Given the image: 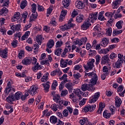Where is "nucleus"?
Returning <instances> with one entry per match:
<instances>
[{
	"label": "nucleus",
	"mask_w": 125,
	"mask_h": 125,
	"mask_svg": "<svg viewBox=\"0 0 125 125\" xmlns=\"http://www.w3.org/2000/svg\"><path fill=\"white\" fill-rule=\"evenodd\" d=\"M75 6L78 9H83L84 7V4L81 1H77L75 3Z\"/></svg>",
	"instance_id": "nucleus-14"
},
{
	"label": "nucleus",
	"mask_w": 125,
	"mask_h": 125,
	"mask_svg": "<svg viewBox=\"0 0 125 125\" xmlns=\"http://www.w3.org/2000/svg\"><path fill=\"white\" fill-rule=\"evenodd\" d=\"M120 42V39L118 38H115L111 40V42Z\"/></svg>",
	"instance_id": "nucleus-62"
},
{
	"label": "nucleus",
	"mask_w": 125,
	"mask_h": 125,
	"mask_svg": "<svg viewBox=\"0 0 125 125\" xmlns=\"http://www.w3.org/2000/svg\"><path fill=\"white\" fill-rule=\"evenodd\" d=\"M75 25V24L72 22H68L67 24L66 25V30L71 29V28L74 27Z\"/></svg>",
	"instance_id": "nucleus-42"
},
{
	"label": "nucleus",
	"mask_w": 125,
	"mask_h": 125,
	"mask_svg": "<svg viewBox=\"0 0 125 125\" xmlns=\"http://www.w3.org/2000/svg\"><path fill=\"white\" fill-rule=\"evenodd\" d=\"M95 62V60L93 59H92L91 61L87 63V67L89 70H92L94 65L93 63Z\"/></svg>",
	"instance_id": "nucleus-13"
},
{
	"label": "nucleus",
	"mask_w": 125,
	"mask_h": 125,
	"mask_svg": "<svg viewBox=\"0 0 125 125\" xmlns=\"http://www.w3.org/2000/svg\"><path fill=\"white\" fill-rule=\"evenodd\" d=\"M88 76L91 80H90V83L89 84L84 83L81 86V89L83 91H86V90H89V91H93L95 90V88H92L93 85L96 84L97 81H98V78L97 77V75L94 72L86 73L85 72L84 78H86Z\"/></svg>",
	"instance_id": "nucleus-1"
},
{
	"label": "nucleus",
	"mask_w": 125,
	"mask_h": 125,
	"mask_svg": "<svg viewBox=\"0 0 125 125\" xmlns=\"http://www.w3.org/2000/svg\"><path fill=\"white\" fill-rule=\"evenodd\" d=\"M71 45H66L64 48L63 52L61 54L62 57H65L66 56V54H67V53H68V51H69V52L71 51Z\"/></svg>",
	"instance_id": "nucleus-7"
},
{
	"label": "nucleus",
	"mask_w": 125,
	"mask_h": 125,
	"mask_svg": "<svg viewBox=\"0 0 125 125\" xmlns=\"http://www.w3.org/2000/svg\"><path fill=\"white\" fill-rule=\"evenodd\" d=\"M59 109H63V107H64V101L60 100L59 102Z\"/></svg>",
	"instance_id": "nucleus-47"
},
{
	"label": "nucleus",
	"mask_w": 125,
	"mask_h": 125,
	"mask_svg": "<svg viewBox=\"0 0 125 125\" xmlns=\"http://www.w3.org/2000/svg\"><path fill=\"white\" fill-rule=\"evenodd\" d=\"M122 105V100L119 97L116 96L115 97V106L119 108Z\"/></svg>",
	"instance_id": "nucleus-16"
},
{
	"label": "nucleus",
	"mask_w": 125,
	"mask_h": 125,
	"mask_svg": "<svg viewBox=\"0 0 125 125\" xmlns=\"http://www.w3.org/2000/svg\"><path fill=\"white\" fill-rule=\"evenodd\" d=\"M106 33L107 35H108L109 36H111V35H112V28H108V30L106 31Z\"/></svg>",
	"instance_id": "nucleus-63"
},
{
	"label": "nucleus",
	"mask_w": 125,
	"mask_h": 125,
	"mask_svg": "<svg viewBox=\"0 0 125 125\" xmlns=\"http://www.w3.org/2000/svg\"><path fill=\"white\" fill-rule=\"evenodd\" d=\"M117 57V54L115 53H112L110 55V59H114V58H116Z\"/></svg>",
	"instance_id": "nucleus-61"
},
{
	"label": "nucleus",
	"mask_w": 125,
	"mask_h": 125,
	"mask_svg": "<svg viewBox=\"0 0 125 125\" xmlns=\"http://www.w3.org/2000/svg\"><path fill=\"white\" fill-rule=\"evenodd\" d=\"M0 3H3V6H8L9 0H0Z\"/></svg>",
	"instance_id": "nucleus-36"
},
{
	"label": "nucleus",
	"mask_w": 125,
	"mask_h": 125,
	"mask_svg": "<svg viewBox=\"0 0 125 125\" xmlns=\"http://www.w3.org/2000/svg\"><path fill=\"white\" fill-rule=\"evenodd\" d=\"M22 95H23L22 92H17L15 94V96L14 97H15V99H16V100H19V99H20V97H21Z\"/></svg>",
	"instance_id": "nucleus-30"
},
{
	"label": "nucleus",
	"mask_w": 125,
	"mask_h": 125,
	"mask_svg": "<svg viewBox=\"0 0 125 125\" xmlns=\"http://www.w3.org/2000/svg\"><path fill=\"white\" fill-rule=\"evenodd\" d=\"M31 10L33 13H37V4L33 3L32 5Z\"/></svg>",
	"instance_id": "nucleus-41"
},
{
	"label": "nucleus",
	"mask_w": 125,
	"mask_h": 125,
	"mask_svg": "<svg viewBox=\"0 0 125 125\" xmlns=\"http://www.w3.org/2000/svg\"><path fill=\"white\" fill-rule=\"evenodd\" d=\"M48 73L46 72L42 77V79H44L45 81H47L48 80Z\"/></svg>",
	"instance_id": "nucleus-58"
},
{
	"label": "nucleus",
	"mask_w": 125,
	"mask_h": 125,
	"mask_svg": "<svg viewBox=\"0 0 125 125\" xmlns=\"http://www.w3.org/2000/svg\"><path fill=\"white\" fill-rule=\"evenodd\" d=\"M123 33V30H121L119 31H118L117 30H114L113 32V36L114 37H116L117 35H120V34H122Z\"/></svg>",
	"instance_id": "nucleus-43"
},
{
	"label": "nucleus",
	"mask_w": 125,
	"mask_h": 125,
	"mask_svg": "<svg viewBox=\"0 0 125 125\" xmlns=\"http://www.w3.org/2000/svg\"><path fill=\"white\" fill-rule=\"evenodd\" d=\"M38 10L39 11H43L44 10V8H43L42 6H41L38 5Z\"/></svg>",
	"instance_id": "nucleus-64"
},
{
	"label": "nucleus",
	"mask_w": 125,
	"mask_h": 125,
	"mask_svg": "<svg viewBox=\"0 0 125 125\" xmlns=\"http://www.w3.org/2000/svg\"><path fill=\"white\" fill-rule=\"evenodd\" d=\"M6 100L8 103H12L15 100L13 93L10 94L8 97L6 98Z\"/></svg>",
	"instance_id": "nucleus-11"
},
{
	"label": "nucleus",
	"mask_w": 125,
	"mask_h": 125,
	"mask_svg": "<svg viewBox=\"0 0 125 125\" xmlns=\"http://www.w3.org/2000/svg\"><path fill=\"white\" fill-rule=\"evenodd\" d=\"M120 0H117L113 2V8H118L119 7V2Z\"/></svg>",
	"instance_id": "nucleus-44"
},
{
	"label": "nucleus",
	"mask_w": 125,
	"mask_h": 125,
	"mask_svg": "<svg viewBox=\"0 0 125 125\" xmlns=\"http://www.w3.org/2000/svg\"><path fill=\"white\" fill-rule=\"evenodd\" d=\"M91 26V24L89 23L88 22H83V25L81 26L82 30H87L89 27Z\"/></svg>",
	"instance_id": "nucleus-18"
},
{
	"label": "nucleus",
	"mask_w": 125,
	"mask_h": 125,
	"mask_svg": "<svg viewBox=\"0 0 125 125\" xmlns=\"http://www.w3.org/2000/svg\"><path fill=\"white\" fill-rule=\"evenodd\" d=\"M96 54V51L95 50H92L91 49H90L89 51V56H95V55Z\"/></svg>",
	"instance_id": "nucleus-48"
},
{
	"label": "nucleus",
	"mask_w": 125,
	"mask_h": 125,
	"mask_svg": "<svg viewBox=\"0 0 125 125\" xmlns=\"http://www.w3.org/2000/svg\"><path fill=\"white\" fill-rule=\"evenodd\" d=\"M96 107V105H88L84 107L83 110L86 113L88 112V111H90V112H92V111H93V110L95 109Z\"/></svg>",
	"instance_id": "nucleus-6"
},
{
	"label": "nucleus",
	"mask_w": 125,
	"mask_h": 125,
	"mask_svg": "<svg viewBox=\"0 0 125 125\" xmlns=\"http://www.w3.org/2000/svg\"><path fill=\"white\" fill-rule=\"evenodd\" d=\"M110 62V59H109V55H106L104 56L102 58L101 64H106Z\"/></svg>",
	"instance_id": "nucleus-8"
},
{
	"label": "nucleus",
	"mask_w": 125,
	"mask_h": 125,
	"mask_svg": "<svg viewBox=\"0 0 125 125\" xmlns=\"http://www.w3.org/2000/svg\"><path fill=\"white\" fill-rule=\"evenodd\" d=\"M105 16L107 17H110V18H113V16L114 14H112V12H106L105 14Z\"/></svg>",
	"instance_id": "nucleus-57"
},
{
	"label": "nucleus",
	"mask_w": 125,
	"mask_h": 125,
	"mask_svg": "<svg viewBox=\"0 0 125 125\" xmlns=\"http://www.w3.org/2000/svg\"><path fill=\"white\" fill-rule=\"evenodd\" d=\"M123 63H124V61H121V59H118L117 62L115 63V67L120 69L123 66Z\"/></svg>",
	"instance_id": "nucleus-19"
},
{
	"label": "nucleus",
	"mask_w": 125,
	"mask_h": 125,
	"mask_svg": "<svg viewBox=\"0 0 125 125\" xmlns=\"http://www.w3.org/2000/svg\"><path fill=\"white\" fill-rule=\"evenodd\" d=\"M96 59V65H99V62H100V60H101V56L100 55H98L95 57Z\"/></svg>",
	"instance_id": "nucleus-46"
},
{
	"label": "nucleus",
	"mask_w": 125,
	"mask_h": 125,
	"mask_svg": "<svg viewBox=\"0 0 125 125\" xmlns=\"http://www.w3.org/2000/svg\"><path fill=\"white\" fill-rule=\"evenodd\" d=\"M51 109L53 110V111H55V112H56L58 109H59V106H58V104H53L50 106Z\"/></svg>",
	"instance_id": "nucleus-34"
},
{
	"label": "nucleus",
	"mask_w": 125,
	"mask_h": 125,
	"mask_svg": "<svg viewBox=\"0 0 125 125\" xmlns=\"http://www.w3.org/2000/svg\"><path fill=\"white\" fill-rule=\"evenodd\" d=\"M21 27V25L20 24H17L16 25H12L11 27V30H12L15 33V32H17V31H19L20 30V28Z\"/></svg>",
	"instance_id": "nucleus-17"
},
{
	"label": "nucleus",
	"mask_w": 125,
	"mask_h": 125,
	"mask_svg": "<svg viewBox=\"0 0 125 125\" xmlns=\"http://www.w3.org/2000/svg\"><path fill=\"white\" fill-rule=\"evenodd\" d=\"M62 48H56L55 50V54L57 56H60L61 55V52H62Z\"/></svg>",
	"instance_id": "nucleus-27"
},
{
	"label": "nucleus",
	"mask_w": 125,
	"mask_h": 125,
	"mask_svg": "<svg viewBox=\"0 0 125 125\" xmlns=\"http://www.w3.org/2000/svg\"><path fill=\"white\" fill-rule=\"evenodd\" d=\"M67 94H68V90H62V91L61 95V96L64 97V96H66L67 95Z\"/></svg>",
	"instance_id": "nucleus-50"
},
{
	"label": "nucleus",
	"mask_w": 125,
	"mask_h": 125,
	"mask_svg": "<svg viewBox=\"0 0 125 125\" xmlns=\"http://www.w3.org/2000/svg\"><path fill=\"white\" fill-rule=\"evenodd\" d=\"M38 17V13H32V16L30 17V21L32 22L33 21H35L36 19Z\"/></svg>",
	"instance_id": "nucleus-24"
},
{
	"label": "nucleus",
	"mask_w": 125,
	"mask_h": 125,
	"mask_svg": "<svg viewBox=\"0 0 125 125\" xmlns=\"http://www.w3.org/2000/svg\"><path fill=\"white\" fill-rule=\"evenodd\" d=\"M54 46V41L53 40H50L48 41L46 45L47 48H52Z\"/></svg>",
	"instance_id": "nucleus-22"
},
{
	"label": "nucleus",
	"mask_w": 125,
	"mask_h": 125,
	"mask_svg": "<svg viewBox=\"0 0 125 125\" xmlns=\"http://www.w3.org/2000/svg\"><path fill=\"white\" fill-rule=\"evenodd\" d=\"M103 116L104 118H105L106 119H109L111 117V113H108L107 110H105L103 113Z\"/></svg>",
	"instance_id": "nucleus-33"
},
{
	"label": "nucleus",
	"mask_w": 125,
	"mask_h": 125,
	"mask_svg": "<svg viewBox=\"0 0 125 125\" xmlns=\"http://www.w3.org/2000/svg\"><path fill=\"white\" fill-rule=\"evenodd\" d=\"M18 42V41H17V40L13 41L11 43L12 46H13V47H14V48L17 47V42Z\"/></svg>",
	"instance_id": "nucleus-53"
},
{
	"label": "nucleus",
	"mask_w": 125,
	"mask_h": 125,
	"mask_svg": "<svg viewBox=\"0 0 125 125\" xmlns=\"http://www.w3.org/2000/svg\"><path fill=\"white\" fill-rule=\"evenodd\" d=\"M86 42H87V38H86V37H84L81 38V40H79V39H77L76 40H75L74 42L75 45L78 44L79 46H81V45H82L83 43H85Z\"/></svg>",
	"instance_id": "nucleus-4"
},
{
	"label": "nucleus",
	"mask_w": 125,
	"mask_h": 125,
	"mask_svg": "<svg viewBox=\"0 0 125 125\" xmlns=\"http://www.w3.org/2000/svg\"><path fill=\"white\" fill-rule=\"evenodd\" d=\"M32 63V58H25L22 61V63L23 65H29Z\"/></svg>",
	"instance_id": "nucleus-12"
},
{
	"label": "nucleus",
	"mask_w": 125,
	"mask_h": 125,
	"mask_svg": "<svg viewBox=\"0 0 125 125\" xmlns=\"http://www.w3.org/2000/svg\"><path fill=\"white\" fill-rule=\"evenodd\" d=\"M21 9H24L26 6H27V0H24L23 1H22L21 4Z\"/></svg>",
	"instance_id": "nucleus-37"
},
{
	"label": "nucleus",
	"mask_w": 125,
	"mask_h": 125,
	"mask_svg": "<svg viewBox=\"0 0 125 125\" xmlns=\"http://www.w3.org/2000/svg\"><path fill=\"white\" fill-rule=\"evenodd\" d=\"M42 85L44 87V90H45V92H48L50 87L49 84L46 83L45 84L42 83Z\"/></svg>",
	"instance_id": "nucleus-39"
},
{
	"label": "nucleus",
	"mask_w": 125,
	"mask_h": 125,
	"mask_svg": "<svg viewBox=\"0 0 125 125\" xmlns=\"http://www.w3.org/2000/svg\"><path fill=\"white\" fill-rule=\"evenodd\" d=\"M75 93L76 95H77V96L79 97V100H81V99H83V97H82V95H81V94H83V92L81 90V89H77L75 91Z\"/></svg>",
	"instance_id": "nucleus-20"
},
{
	"label": "nucleus",
	"mask_w": 125,
	"mask_h": 125,
	"mask_svg": "<svg viewBox=\"0 0 125 125\" xmlns=\"http://www.w3.org/2000/svg\"><path fill=\"white\" fill-rule=\"evenodd\" d=\"M7 12H8V10L6 9V8L3 7L0 11V15H4L5 16V14H6Z\"/></svg>",
	"instance_id": "nucleus-31"
},
{
	"label": "nucleus",
	"mask_w": 125,
	"mask_h": 125,
	"mask_svg": "<svg viewBox=\"0 0 125 125\" xmlns=\"http://www.w3.org/2000/svg\"><path fill=\"white\" fill-rule=\"evenodd\" d=\"M42 69V67L39 63H37L36 65H35L34 67H32V70L34 71V72H37L38 70H41Z\"/></svg>",
	"instance_id": "nucleus-26"
},
{
	"label": "nucleus",
	"mask_w": 125,
	"mask_h": 125,
	"mask_svg": "<svg viewBox=\"0 0 125 125\" xmlns=\"http://www.w3.org/2000/svg\"><path fill=\"white\" fill-rule=\"evenodd\" d=\"M124 90V86L123 85H120L117 89V92H122Z\"/></svg>",
	"instance_id": "nucleus-55"
},
{
	"label": "nucleus",
	"mask_w": 125,
	"mask_h": 125,
	"mask_svg": "<svg viewBox=\"0 0 125 125\" xmlns=\"http://www.w3.org/2000/svg\"><path fill=\"white\" fill-rule=\"evenodd\" d=\"M62 3L65 8H67V7L70 5V2L69 1V0H63Z\"/></svg>",
	"instance_id": "nucleus-38"
},
{
	"label": "nucleus",
	"mask_w": 125,
	"mask_h": 125,
	"mask_svg": "<svg viewBox=\"0 0 125 125\" xmlns=\"http://www.w3.org/2000/svg\"><path fill=\"white\" fill-rule=\"evenodd\" d=\"M109 43V39L106 38H104L102 39V41L101 42V45L103 46V47H106V45H108Z\"/></svg>",
	"instance_id": "nucleus-9"
},
{
	"label": "nucleus",
	"mask_w": 125,
	"mask_h": 125,
	"mask_svg": "<svg viewBox=\"0 0 125 125\" xmlns=\"http://www.w3.org/2000/svg\"><path fill=\"white\" fill-rule=\"evenodd\" d=\"M12 91H15V87L13 85H11V82L9 81L4 90L5 94L6 95H8V94H9V92Z\"/></svg>",
	"instance_id": "nucleus-2"
},
{
	"label": "nucleus",
	"mask_w": 125,
	"mask_h": 125,
	"mask_svg": "<svg viewBox=\"0 0 125 125\" xmlns=\"http://www.w3.org/2000/svg\"><path fill=\"white\" fill-rule=\"evenodd\" d=\"M86 121H87V118H83V119H81L80 120V125H84V123H85V122H86Z\"/></svg>",
	"instance_id": "nucleus-51"
},
{
	"label": "nucleus",
	"mask_w": 125,
	"mask_h": 125,
	"mask_svg": "<svg viewBox=\"0 0 125 125\" xmlns=\"http://www.w3.org/2000/svg\"><path fill=\"white\" fill-rule=\"evenodd\" d=\"M73 77L74 78V79H75V80H76V81H75V83H76V84H77V83H79V82H80V78H81V77H82V76H81V74L77 73V74H74L73 75Z\"/></svg>",
	"instance_id": "nucleus-21"
},
{
	"label": "nucleus",
	"mask_w": 125,
	"mask_h": 125,
	"mask_svg": "<svg viewBox=\"0 0 125 125\" xmlns=\"http://www.w3.org/2000/svg\"><path fill=\"white\" fill-rule=\"evenodd\" d=\"M123 24H124V21H118L116 24V26L117 28L118 29H122L123 28Z\"/></svg>",
	"instance_id": "nucleus-35"
},
{
	"label": "nucleus",
	"mask_w": 125,
	"mask_h": 125,
	"mask_svg": "<svg viewBox=\"0 0 125 125\" xmlns=\"http://www.w3.org/2000/svg\"><path fill=\"white\" fill-rule=\"evenodd\" d=\"M62 44H63L62 41H61V42L60 41H58L56 44V48H57L58 47H60Z\"/></svg>",
	"instance_id": "nucleus-54"
},
{
	"label": "nucleus",
	"mask_w": 125,
	"mask_h": 125,
	"mask_svg": "<svg viewBox=\"0 0 125 125\" xmlns=\"http://www.w3.org/2000/svg\"><path fill=\"white\" fill-rule=\"evenodd\" d=\"M77 14H78V12L76 11V10H74L71 15L72 18H74V17H76Z\"/></svg>",
	"instance_id": "nucleus-59"
},
{
	"label": "nucleus",
	"mask_w": 125,
	"mask_h": 125,
	"mask_svg": "<svg viewBox=\"0 0 125 125\" xmlns=\"http://www.w3.org/2000/svg\"><path fill=\"white\" fill-rule=\"evenodd\" d=\"M62 114L64 117H68V115H69V112L68 111V109H65L62 111Z\"/></svg>",
	"instance_id": "nucleus-52"
},
{
	"label": "nucleus",
	"mask_w": 125,
	"mask_h": 125,
	"mask_svg": "<svg viewBox=\"0 0 125 125\" xmlns=\"http://www.w3.org/2000/svg\"><path fill=\"white\" fill-rule=\"evenodd\" d=\"M29 96V94L28 93H27V94H25L24 95H21V99L22 101H24V100H25L26 98Z\"/></svg>",
	"instance_id": "nucleus-56"
},
{
	"label": "nucleus",
	"mask_w": 125,
	"mask_h": 125,
	"mask_svg": "<svg viewBox=\"0 0 125 125\" xmlns=\"http://www.w3.org/2000/svg\"><path fill=\"white\" fill-rule=\"evenodd\" d=\"M103 14H104V11H102L100 12L99 16L98 17L99 20H101V21H103L105 19V18L103 16Z\"/></svg>",
	"instance_id": "nucleus-40"
},
{
	"label": "nucleus",
	"mask_w": 125,
	"mask_h": 125,
	"mask_svg": "<svg viewBox=\"0 0 125 125\" xmlns=\"http://www.w3.org/2000/svg\"><path fill=\"white\" fill-rule=\"evenodd\" d=\"M52 10H53V7L50 6L49 8L47 9V14H51V12H52Z\"/></svg>",
	"instance_id": "nucleus-60"
},
{
	"label": "nucleus",
	"mask_w": 125,
	"mask_h": 125,
	"mask_svg": "<svg viewBox=\"0 0 125 125\" xmlns=\"http://www.w3.org/2000/svg\"><path fill=\"white\" fill-rule=\"evenodd\" d=\"M50 122L52 124H56V123H57V117L54 116H51L50 118Z\"/></svg>",
	"instance_id": "nucleus-28"
},
{
	"label": "nucleus",
	"mask_w": 125,
	"mask_h": 125,
	"mask_svg": "<svg viewBox=\"0 0 125 125\" xmlns=\"http://www.w3.org/2000/svg\"><path fill=\"white\" fill-rule=\"evenodd\" d=\"M20 17V13L19 12L15 13L14 17L11 18L12 21L16 22V21H17V20L19 19Z\"/></svg>",
	"instance_id": "nucleus-15"
},
{
	"label": "nucleus",
	"mask_w": 125,
	"mask_h": 125,
	"mask_svg": "<svg viewBox=\"0 0 125 125\" xmlns=\"http://www.w3.org/2000/svg\"><path fill=\"white\" fill-rule=\"evenodd\" d=\"M7 49L5 48L4 50L0 49V57L2 58H7Z\"/></svg>",
	"instance_id": "nucleus-10"
},
{
	"label": "nucleus",
	"mask_w": 125,
	"mask_h": 125,
	"mask_svg": "<svg viewBox=\"0 0 125 125\" xmlns=\"http://www.w3.org/2000/svg\"><path fill=\"white\" fill-rule=\"evenodd\" d=\"M36 41L40 45L42 44V36L38 35L36 37Z\"/></svg>",
	"instance_id": "nucleus-23"
},
{
	"label": "nucleus",
	"mask_w": 125,
	"mask_h": 125,
	"mask_svg": "<svg viewBox=\"0 0 125 125\" xmlns=\"http://www.w3.org/2000/svg\"><path fill=\"white\" fill-rule=\"evenodd\" d=\"M96 101H97V100L95 97H91L89 100V103L92 104V103H94L95 102H96Z\"/></svg>",
	"instance_id": "nucleus-49"
},
{
	"label": "nucleus",
	"mask_w": 125,
	"mask_h": 125,
	"mask_svg": "<svg viewBox=\"0 0 125 125\" xmlns=\"http://www.w3.org/2000/svg\"><path fill=\"white\" fill-rule=\"evenodd\" d=\"M65 87L68 89L69 91H72L73 90V84L72 83H68L65 84Z\"/></svg>",
	"instance_id": "nucleus-25"
},
{
	"label": "nucleus",
	"mask_w": 125,
	"mask_h": 125,
	"mask_svg": "<svg viewBox=\"0 0 125 125\" xmlns=\"http://www.w3.org/2000/svg\"><path fill=\"white\" fill-rule=\"evenodd\" d=\"M83 15H79L76 18V21H77L78 23L83 22Z\"/></svg>",
	"instance_id": "nucleus-29"
},
{
	"label": "nucleus",
	"mask_w": 125,
	"mask_h": 125,
	"mask_svg": "<svg viewBox=\"0 0 125 125\" xmlns=\"http://www.w3.org/2000/svg\"><path fill=\"white\" fill-rule=\"evenodd\" d=\"M53 99L56 103H58L61 100V98H60V96L58 94L55 95Z\"/></svg>",
	"instance_id": "nucleus-32"
},
{
	"label": "nucleus",
	"mask_w": 125,
	"mask_h": 125,
	"mask_svg": "<svg viewBox=\"0 0 125 125\" xmlns=\"http://www.w3.org/2000/svg\"><path fill=\"white\" fill-rule=\"evenodd\" d=\"M57 85H58V83H57V81H55L52 84V89H53V90H55V89H56V86H57Z\"/></svg>",
	"instance_id": "nucleus-45"
},
{
	"label": "nucleus",
	"mask_w": 125,
	"mask_h": 125,
	"mask_svg": "<svg viewBox=\"0 0 125 125\" xmlns=\"http://www.w3.org/2000/svg\"><path fill=\"white\" fill-rule=\"evenodd\" d=\"M97 14H98V12H97L90 14L89 15V19H87V20L85 21H84V22L90 24V21L91 22H92V20L95 21L96 20V19H97Z\"/></svg>",
	"instance_id": "nucleus-3"
},
{
	"label": "nucleus",
	"mask_w": 125,
	"mask_h": 125,
	"mask_svg": "<svg viewBox=\"0 0 125 125\" xmlns=\"http://www.w3.org/2000/svg\"><path fill=\"white\" fill-rule=\"evenodd\" d=\"M39 89V88L36 87V86H32L29 90H28V93L31 94V95H35V94H37V92H38L37 90Z\"/></svg>",
	"instance_id": "nucleus-5"
}]
</instances>
